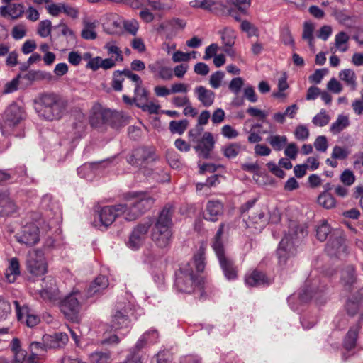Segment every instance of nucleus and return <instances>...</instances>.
Segmentation results:
<instances>
[{"label": "nucleus", "instance_id": "nucleus-1", "mask_svg": "<svg viewBox=\"0 0 363 363\" xmlns=\"http://www.w3.org/2000/svg\"><path fill=\"white\" fill-rule=\"evenodd\" d=\"M205 249L200 247L194 255L193 261L188 262L180 267L177 272L175 279V286L184 293H191L196 287H199L202 283V279L199 273L202 272L205 269Z\"/></svg>", "mask_w": 363, "mask_h": 363}, {"label": "nucleus", "instance_id": "nucleus-2", "mask_svg": "<svg viewBox=\"0 0 363 363\" xmlns=\"http://www.w3.org/2000/svg\"><path fill=\"white\" fill-rule=\"evenodd\" d=\"M174 206L167 203L152 222L151 238L156 246L160 249H168L172 241Z\"/></svg>", "mask_w": 363, "mask_h": 363}, {"label": "nucleus", "instance_id": "nucleus-3", "mask_svg": "<svg viewBox=\"0 0 363 363\" xmlns=\"http://www.w3.org/2000/svg\"><path fill=\"white\" fill-rule=\"evenodd\" d=\"M38 116L48 121L61 119L67 109V101L55 93H43L35 100Z\"/></svg>", "mask_w": 363, "mask_h": 363}, {"label": "nucleus", "instance_id": "nucleus-4", "mask_svg": "<svg viewBox=\"0 0 363 363\" xmlns=\"http://www.w3.org/2000/svg\"><path fill=\"white\" fill-rule=\"evenodd\" d=\"M306 235L307 230L303 226L295 222L290 223L289 233L281 239L277 250L279 264L281 266L285 265L287 260L296 254V244Z\"/></svg>", "mask_w": 363, "mask_h": 363}, {"label": "nucleus", "instance_id": "nucleus-5", "mask_svg": "<svg viewBox=\"0 0 363 363\" xmlns=\"http://www.w3.org/2000/svg\"><path fill=\"white\" fill-rule=\"evenodd\" d=\"M135 306L124 300L118 301L111 313V326L115 330L128 328L132 319L137 320L140 315Z\"/></svg>", "mask_w": 363, "mask_h": 363}, {"label": "nucleus", "instance_id": "nucleus-6", "mask_svg": "<svg viewBox=\"0 0 363 363\" xmlns=\"http://www.w3.org/2000/svg\"><path fill=\"white\" fill-rule=\"evenodd\" d=\"M129 203H124L126 209L125 220L133 221L149 211L153 206L155 199L146 192L132 193Z\"/></svg>", "mask_w": 363, "mask_h": 363}, {"label": "nucleus", "instance_id": "nucleus-7", "mask_svg": "<svg viewBox=\"0 0 363 363\" xmlns=\"http://www.w3.org/2000/svg\"><path fill=\"white\" fill-rule=\"evenodd\" d=\"M84 301V298L80 291H72L61 301L60 311L67 319L76 320Z\"/></svg>", "mask_w": 363, "mask_h": 363}, {"label": "nucleus", "instance_id": "nucleus-8", "mask_svg": "<svg viewBox=\"0 0 363 363\" xmlns=\"http://www.w3.org/2000/svg\"><path fill=\"white\" fill-rule=\"evenodd\" d=\"M125 209L126 207L123 203L103 207L98 214L99 224L94 220V225L99 228L103 226L106 228L113 223L117 217L123 216L125 219Z\"/></svg>", "mask_w": 363, "mask_h": 363}, {"label": "nucleus", "instance_id": "nucleus-9", "mask_svg": "<svg viewBox=\"0 0 363 363\" xmlns=\"http://www.w3.org/2000/svg\"><path fill=\"white\" fill-rule=\"evenodd\" d=\"M25 113L16 104H11L4 114L3 125L1 127L3 134H9L10 131L23 119Z\"/></svg>", "mask_w": 363, "mask_h": 363}, {"label": "nucleus", "instance_id": "nucleus-10", "mask_svg": "<svg viewBox=\"0 0 363 363\" xmlns=\"http://www.w3.org/2000/svg\"><path fill=\"white\" fill-rule=\"evenodd\" d=\"M26 267L28 271L35 275L41 276L47 272V264L44 254L41 250H32L27 255Z\"/></svg>", "mask_w": 363, "mask_h": 363}, {"label": "nucleus", "instance_id": "nucleus-11", "mask_svg": "<svg viewBox=\"0 0 363 363\" xmlns=\"http://www.w3.org/2000/svg\"><path fill=\"white\" fill-rule=\"evenodd\" d=\"M152 225V220L151 218L144 223L138 224L130 235L127 242L128 247L133 250L139 249L143 245L147 233Z\"/></svg>", "mask_w": 363, "mask_h": 363}, {"label": "nucleus", "instance_id": "nucleus-12", "mask_svg": "<svg viewBox=\"0 0 363 363\" xmlns=\"http://www.w3.org/2000/svg\"><path fill=\"white\" fill-rule=\"evenodd\" d=\"M319 279L307 280L304 287L299 294V299L302 303H306L312 298L318 301L322 296L325 286H319Z\"/></svg>", "mask_w": 363, "mask_h": 363}, {"label": "nucleus", "instance_id": "nucleus-13", "mask_svg": "<svg viewBox=\"0 0 363 363\" xmlns=\"http://www.w3.org/2000/svg\"><path fill=\"white\" fill-rule=\"evenodd\" d=\"M118 118L117 113L107 109L96 110L90 118V124L92 127L99 128L102 125L115 126V121Z\"/></svg>", "mask_w": 363, "mask_h": 363}, {"label": "nucleus", "instance_id": "nucleus-14", "mask_svg": "<svg viewBox=\"0 0 363 363\" xmlns=\"http://www.w3.org/2000/svg\"><path fill=\"white\" fill-rule=\"evenodd\" d=\"M156 160L154 149L152 147H141L136 148L128 160V162L133 165L142 166L149 164Z\"/></svg>", "mask_w": 363, "mask_h": 363}, {"label": "nucleus", "instance_id": "nucleus-15", "mask_svg": "<svg viewBox=\"0 0 363 363\" xmlns=\"http://www.w3.org/2000/svg\"><path fill=\"white\" fill-rule=\"evenodd\" d=\"M194 150L198 156L202 159H209L211 152L214 148L215 140L210 132H205L201 139L196 140Z\"/></svg>", "mask_w": 363, "mask_h": 363}, {"label": "nucleus", "instance_id": "nucleus-16", "mask_svg": "<svg viewBox=\"0 0 363 363\" xmlns=\"http://www.w3.org/2000/svg\"><path fill=\"white\" fill-rule=\"evenodd\" d=\"M16 317L18 321L25 323L28 327L33 328L40 321L38 316L32 314L27 306L21 307L18 301H14Z\"/></svg>", "mask_w": 363, "mask_h": 363}, {"label": "nucleus", "instance_id": "nucleus-17", "mask_svg": "<svg viewBox=\"0 0 363 363\" xmlns=\"http://www.w3.org/2000/svg\"><path fill=\"white\" fill-rule=\"evenodd\" d=\"M16 238L18 242L27 246L34 245L39 241L38 228L34 224L28 225L23 228Z\"/></svg>", "mask_w": 363, "mask_h": 363}, {"label": "nucleus", "instance_id": "nucleus-18", "mask_svg": "<svg viewBox=\"0 0 363 363\" xmlns=\"http://www.w3.org/2000/svg\"><path fill=\"white\" fill-rule=\"evenodd\" d=\"M147 68L155 77L161 79L170 80L173 77L172 69L165 65V60L164 59H160L149 64Z\"/></svg>", "mask_w": 363, "mask_h": 363}, {"label": "nucleus", "instance_id": "nucleus-19", "mask_svg": "<svg viewBox=\"0 0 363 363\" xmlns=\"http://www.w3.org/2000/svg\"><path fill=\"white\" fill-rule=\"evenodd\" d=\"M225 277L228 280H234L238 276V269L233 260L227 257L224 252L216 254Z\"/></svg>", "mask_w": 363, "mask_h": 363}, {"label": "nucleus", "instance_id": "nucleus-20", "mask_svg": "<svg viewBox=\"0 0 363 363\" xmlns=\"http://www.w3.org/2000/svg\"><path fill=\"white\" fill-rule=\"evenodd\" d=\"M223 213V204L218 200L208 201L206 206L203 214L205 220L211 222H216Z\"/></svg>", "mask_w": 363, "mask_h": 363}, {"label": "nucleus", "instance_id": "nucleus-21", "mask_svg": "<svg viewBox=\"0 0 363 363\" xmlns=\"http://www.w3.org/2000/svg\"><path fill=\"white\" fill-rule=\"evenodd\" d=\"M24 12L25 6L23 4L13 3L0 6V16L3 18H10L12 20H16L21 18Z\"/></svg>", "mask_w": 363, "mask_h": 363}, {"label": "nucleus", "instance_id": "nucleus-22", "mask_svg": "<svg viewBox=\"0 0 363 363\" xmlns=\"http://www.w3.org/2000/svg\"><path fill=\"white\" fill-rule=\"evenodd\" d=\"M17 210V206L15 202L11 199L9 196V192L7 190H4V193L0 197V216H7Z\"/></svg>", "mask_w": 363, "mask_h": 363}, {"label": "nucleus", "instance_id": "nucleus-23", "mask_svg": "<svg viewBox=\"0 0 363 363\" xmlns=\"http://www.w3.org/2000/svg\"><path fill=\"white\" fill-rule=\"evenodd\" d=\"M159 337L160 335L157 330L150 328L140 337L135 344V349L140 350L147 345L157 343L159 340Z\"/></svg>", "mask_w": 363, "mask_h": 363}, {"label": "nucleus", "instance_id": "nucleus-24", "mask_svg": "<svg viewBox=\"0 0 363 363\" xmlns=\"http://www.w3.org/2000/svg\"><path fill=\"white\" fill-rule=\"evenodd\" d=\"M272 280L259 271L254 270L250 274L245 277V284L250 286H268Z\"/></svg>", "mask_w": 363, "mask_h": 363}, {"label": "nucleus", "instance_id": "nucleus-25", "mask_svg": "<svg viewBox=\"0 0 363 363\" xmlns=\"http://www.w3.org/2000/svg\"><path fill=\"white\" fill-rule=\"evenodd\" d=\"M123 21L117 15L111 14L103 24L104 30L108 34H116L121 30Z\"/></svg>", "mask_w": 363, "mask_h": 363}, {"label": "nucleus", "instance_id": "nucleus-26", "mask_svg": "<svg viewBox=\"0 0 363 363\" xmlns=\"http://www.w3.org/2000/svg\"><path fill=\"white\" fill-rule=\"evenodd\" d=\"M195 93L196 94L198 100L205 107L211 106L215 100V93L211 90L207 89L203 86H199L195 88Z\"/></svg>", "mask_w": 363, "mask_h": 363}, {"label": "nucleus", "instance_id": "nucleus-27", "mask_svg": "<svg viewBox=\"0 0 363 363\" xmlns=\"http://www.w3.org/2000/svg\"><path fill=\"white\" fill-rule=\"evenodd\" d=\"M221 40L225 48L223 51L230 55L234 54V51L232 47L235 44V31L230 28H225L223 31L220 32Z\"/></svg>", "mask_w": 363, "mask_h": 363}, {"label": "nucleus", "instance_id": "nucleus-28", "mask_svg": "<svg viewBox=\"0 0 363 363\" xmlns=\"http://www.w3.org/2000/svg\"><path fill=\"white\" fill-rule=\"evenodd\" d=\"M359 328L360 326L357 324L347 333L343 342V347L347 351L350 352L355 348Z\"/></svg>", "mask_w": 363, "mask_h": 363}, {"label": "nucleus", "instance_id": "nucleus-29", "mask_svg": "<svg viewBox=\"0 0 363 363\" xmlns=\"http://www.w3.org/2000/svg\"><path fill=\"white\" fill-rule=\"evenodd\" d=\"M341 281L347 290H350L352 286L356 282L355 269L349 265L345 267L341 274Z\"/></svg>", "mask_w": 363, "mask_h": 363}, {"label": "nucleus", "instance_id": "nucleus-30", "mask_svg": "<svg viewBox=\"0 0 363 363\" xmlns=\"http://www.w3.org/2000/svg\"><path fill=\"white\" fill-rule=\"evenodd\" d=\"M99 25V22L97 21H84L83 22V29L81 32V36L82 38L85 40H94L97 37V33L96 32V28Z\"/></svg>", "mask_w": 363, "mask_h": 363}, {"label": "nucleus", "instance_id": "nucleus-31", "mask_svg": "<svg viewBox=\"0 0 363 363\" xmlns=\"http://www.w3.org/2000/svg\"><path fill=\"white\" fill-rule=\"evenodd\" d=\"M108 286V280L106 276H99L91 284L88 289V296H91L105 289Z\"/></svg>", "mask_w": 363, "mask_h": 363}, {"label": "nucleus", "instance_id": "nucleus-32", "mask_svg": "<svg viewBox=\"0 0 363 363\" xmlns=\"http://www.w3.org/2000/svg\"><path fill=\"white\" fill-rule=\"evenodd\" d=\"M350 124L349 117L346 115H338L335 121H334L330 127V131L333 135H337L345 129H346Z\"/></svg>", "mask_w": 363, "mask_h": 363}, {"label": "nucleus", "instance_id": "nucleus-33", "mask_svg": "<svg viewBox=\"0 0 363 363\" xmlns=\"http://www.w3.org/2000/svg\"><path fill=\"white\" fill-rule=\"evenodd\" d=\"M20 264L19 261L16 257L11 259L9 266L6 269V278L9 283H13L16 281V277L20 275Z\"/></svg>", "mask_w": 363, "mask_h": 363}, {"label": "nucleus", "instance_id": "nucleus-34", "mask_svg": "<svg viewBox=\"0 0 363 363\" xmlns=\"http://www.w3.org/2000/svg\"><path fill=\"white\" fill-rule=\"evenodd\" d=\"M148 93L147 90L142 86V84H137L134 89V103L138 107H143L148 100Z\"/></svg>", "mask_w": 363, "mask_h": 363}, {"label": "nucleus", "instance_id": "nucleus-35", "mask_svg": "<svg viewBox=\"0 0 363 363\" xmlns=\"http://www.w3.org/2000/svg\"><path fill=\"white\" fill-rule=\"evenodd\" d=\"M314 30L315 26L311 21H306L303 26L302 39L308 42L311 49L314 48Z\"/></svg>", "mask_w": 363, "mask_h": 363}, {"label": "nucleus", "instance_id": "nucleus-36", "mask_svg": "<svg viewBox=\"0 0 363 363\" xmlns=\"http://www.w3.org/2000/svg\"><path fill=\"white\" fill-rule=\"evenodd\" d=\"M267 142L269 143L275 151H281L287 145V138L286 135H269L266 139Z\"/></svg>", "mask_w": 363, "mask_h": 363}, {"label": "nucleus", "instance_id": "nucleus-37", "mask_svg": "<svg viewBox=\"0 0 363 363\" xmlns=\"http://www.w3.org/2000/svg\"><path fill=\"white\" fill-rule=\"evenodd\" d=\"M86 125L85 116L82 113H79L77 121L72 124L73 138H79L82 137L85 131Z\"/></svg>", "mask_w": 363, "mask_h": 363}, {"label": "nucleus", "instance_id": "nucleus-38", "mask_svg": "<svg viewBox=\"0 0 363 363\" xmlns=\"http://www.w3.org/2000/svg\"><path fill=\"white\" fill-rule=\"evenodd\" d=\"M100 162L84 163L77 169V174L82 178L90 179Z\"/></svg>", "mask_w": 363, "mask_h": 363}, {"label": "nucleus", "instance_id": "nucleus-39", "mask_svg": "<svg viewBox=\"0 0 363 363\" xmlns=\"http://www.w3.org/2000/svg\"><path fill=\"white\" fill-rule=\"evenodd\" d=\"M339 77L340 79L344 81L347 86H350L352 90L356 89V74L353 70L350 69H343L339 73Z\"/></svg>", "mask_w": 363, "mask_h": 363}, {"label": "nucleus", "instance_id": "nucleus-40", "mask_svg": "<svg viewBox=\"0 0 363 363\" xmlns=\"http://www.w3.org/2000/svg\"><path fill=\"white\" fill-rule=\"evenodd\" d=\"M224 223H220L213 240L212 247L215 253L224 252V247L221 240L224 230Z\"/></svg>", "mask_w": 363, "mask_h": 363}, {"label": "nucleus", "instance_id": "nucleus-41", "mask_svg": "<svg viewBox=\"0 0 363 363\" xmlns=\"http://www.w3.org/2000/svg\"><path fill=\"white\" fill-rule=\"evenodd\" d=\"M242 150V146L240 143H233L222 147V152L225 157L228 159L235 158Z\"/></svg>", "mask_w": 363, "mask_h": 363}, {"label": "nucleus", "instance_id": "nucleus-42", "mask_svg": "<svg viewBox=\"0 0 363 363\" xmlns=\"http://www.w3.org/2000/svg\"><path fill=\"white\" fill-rule=\"evenodd\" d=\"M189 125V121L186 119L180 121H172L169 123V130L172 133H178L182 135L184 133Z\"/></svg>", "mask_w": 363, "mask_h": 363}, {"label": "nucleus", "instance_id": "nucleus-43", "mask_svg": "<svg viewBox=\"0 0 363 363\" xmlns=\"http://www.w3.org/2000/svg\"><path fill=\"white\" fill-rule=\"evenodd\" d=\"M348 40L349 36L346 33L342 31L337 33L335 38V45L337 50L343 52H346L348 49Z\"/></svg>", "mask_w": 363, "mask_h": 363}, {"label": "nucleus", "instance_id": "nucleus-44", "mask_svg": "<svg viewBox=\"0 0 363 363\" xmlns=\"http://www.w3.org/2000/svg\"><path fill=\"white\" fill-rule=\"evenodd\" d=\"M318 203L325 208H333L336 203L335 198L328 192H323L318 196Z\"/></svg>", "mask_w": 363, "mask_h": 363}, {"label": "nucleus", "instance_id": "nucleus-45", "mask_svg": "<svg viewBox=\"0 0 363 363\" xmlns=\"http://www.w3.org/2000/svg\"><path fill=\"white\" fill-rule=\"evenodd\" d=\"M30 350L31 352L30 362L35 363L38 359V356L45 351V345L39 342H33L30 345Z\"/></svg>", "mask_w": 363, "mask_h": 363}, {"label": "nucleus", "instance_id": "nucleus-46", "mask_svg": "<svg viewBox=\"0 0 363 363\" xmlns=\"http://www.w3.org/2000/svg\"><path fill=\"white\" fill-rule=\"evenodd\" d=\"M173 6V0H150V6L153 10H168Z\"/></svg>", "mask_w": 363, "mask_h": 363}, {"label": "nucleus", "instance_id": "nucleus-47", "mask_svg": "<svg viewBox=\"0 0 363 363\" xmlns=\"http://www.w3.org/2000/svg\"><path fill=\"white\" fill-rule=\"evenodd\" d=\"M330 121V116L327 113L325 110L323 109L313 118L312 123L315 126L323 127L328 125Z\"/></svg>", "mask_w": 363, "mask_h": 363}, {"label": "nucleus", "instance_id": "nucleus-48", "mask_svg": "<svg viewBox=\"0 0 363 363\" xmlns=\"http://www.w3.org/2000/svg\"><path fill=\"white\" fill-rule=\"evenodd\" d=\"M330 233V228L326 220H322L321 223L317 226L316 237L321 241H325L328 234Z\"/></svg>", "mask_w": 363, "mask_h": 363}, {"label": "nucleus", "instance_id": "nucleus-49", "mask_svg": "<svg viewBox=\"0 0 363 363\" xmlns=\"http://www.w3.org/2000/svg\"><path fill=\"white\" fill-rule=\"evenodd\" d=\"M110 353L104 352H94L89 356L91 363H109Z\"/></svg>", "mask_w": 363, "mask_h": 363}, {"label": "nucleus", "instance_id": "nucleus-50", "mask_svg": "<svg viewBox=\"0 0 363 363\" xmlns=\"http://www.w3.org/2000/svg\"><path fill=\"white\" fill-rule=\"evenodd\" d=\"M52 28L50 20H43L39 23L37 33L41 38H47L50 35Z\"/></svg>", "mask_w": 363, "mask_h": 363}, {"label": "nucleus", "instance_id": "nucleus-51", "mask_svg": "<svg viewBox=\"0 0 363 363\" xmlns=\"http://www.w3.org/2000/svg\"><path fill=\"white\" fill-rule=\"evenodd\" d=\"M123 71L116 70L113 73L112 87L115 91H120L123 89L122 83L124 81Z\"/></svg>", "mask_w": 363, "mask_h": 363}, {"label": "nucleus", "instance_id": "nucleus-52", "mask_svg": "<svg viewBox=\"0 0 363 363\" xmlns=\"http://www.w3.org/2000/svg\"><path fill=\"white\" fill-rule=\"evenodd\" d=\"M343 249L344 247L342 244V239L340 238L328 242L326 246V251L330 255H337Z\"/></svg>", "mask_w": 363, "mask_h": 363}, {"label": "nucleus", "instance_id": "nucleus-53", "mask_svg": "<svg viewBox=\"0 0 363 363\" xmlns=\"http://www.w3.org/2000/svg\"><path fill=\"white\" fill-rule=\"evenodd\" d=\"M224 78V73L222 71H216L211 75L209 84L215 89L219 88Z\"/></svg>", "mask_w": 363, "mask_h": 363}, {"label": "nucleus", "instance_id": "nucleus-54", "mask_svg": "<svg viewBox=\"0 0 363 363\" xmlns=\"http://www.w3.org/2000/svg\"><path fill=\"white\" fill-rule=\"evenodd\" d=\"M240 28L243 32L247 33L249 37L257 36L258 35L257 28L247 20L241 22Z\"/></svg>", "mask_w": 363, "mask_h": 363}, {"label": "nucleus", "instance_id": "nucleus-55", "mask_svg": "<svg viewBox=\"0 0 363 363\" xmlns=\"http://www.w3.org/2000/svg\"><path fill=\"white\" fill-rule=\"evenodd\" d=\"M362 299V296L359 297V299L352 300L349 299L345 305V308L347 310V313L353 316L359 310V301Z\"/></svg>", "mask_w": 363, "mask_h": 363}, {"label": "nucleus", "instance_id": "nucleus-56", "mask_svg": "<svg viewBox=\"0 0 363 363\" xmlns=\"http://www.w3.org/2000/svg\"><path fill=\"white\" fill-rule=\"evenodd\" d=\"M340 179L346 186H351L355 182V176L350 169L344 170L340 174Z\"/></svg>", "mask_w": 363, "mask_h": 363}, {"label": "nucleus", "instance_id": "nucleus-57", "mask_svg": "<svg viewBox=\"0 0 363 363\" xmlns=\"http://www.w3.org/2000/svg\"><path fill=\"white\" fill-rule=\"evenodd\" d=\"M48 73L40 70H30L24 75V78L29 81H38L45 79Z\"/></svg>", "mask_w": 363, "mask_h": 363}, {"label": "nucleus", "instance_id": "nucleus-58", "mask_svg": "<svg viewBox=\"0 0 363 363\" xmlns=\"http://www.w3.org/2000/svg\"><path fill=\"white\" fill-rule=\"evenodd\" d=\"M244 85V80L242 77L233 78L229 83V89L235 94H238L242 86Z\"/></svg>", "mask_w": 363, "mask_h": 363}, {"label": "nucleus", "instance_id": "nucleus-59", "mask_svg": "<svg viewBox=\"0 0 363 363\" xmlns=\"http://www.w3.org/2000/svg\"><path fill=\"white\" fill-rule=\"evenodd\" d=\"M295 138L299 140H306L309 137V130L304 125H298L294 131Z\"/></svg>", "mask_w": 363, "mask_h": 363}, {"label": "nucleus", "instance_id": "nucleus-60", "mask_svg": "<svg viewBox=\"0 0 363 363\" xmlns=\"http://www.w3.org/2000/svg\"><path fill=\"white\" fill-rule=\"evenodd\" d=\"M349 155V152L340 146L335 145L331 154V157L335 160H345Z\"/></svg>", "mask_w": 363, "mask_h": 363}, {"label": "nucleus", "instance_id": "nucleus-61", "mask_svg": "<svg viewBox=\"0 0 363 363\" xmlns=\"http://www.w3.org/2000/svg\"><path fill=\"white\" fill-rule=\"evenodd\" d=\"M281 38L285 45H291L294 43L293 36L289 26H284L281 30Z\"/></svg>", "mask_w": 363, "mask_h": 363}, {"label": "nucleus", "instance_id": "nucleus-62", "mask_svg": "<svg viewBox=\"0 0 363 363\" xmlns=\"http://www.w3.org/2000/svg\"><path fill=\"white\" fill-rule=\"evenodd\" d=\"M190 4L193 7L211 10L215 2L211 0H194L190 2Z\"/></svg>", "mask_w": 363, "mask_h": 363}, {"label": "nucleus", "instance_id": "nucleus-63", "mask_svg": "<svg viewBox=\"0 0 363 363\" xmlns=\"http://www.w3.org/2000/svg\"><path fill=\"white\" fill-rule=\"evenodd\" d=\"M123 27L125 30L133 35H135L138 30V23L136 20L123 21Z\"/></svg>", "mask_w": 363, "mask_h": 363}, {"label": "nucleus", "instance_id": "nucleus-64", "mask_svg": "<svg viewBox=\"0 0 363 363\" xmlns=\"http://www.w3.org/2000/svg\"><path fill=\"white\" fill-rule=\"evenodd\" d=\"M285 147L284 155L291 160H295L298 152L296 144L294 143H287Z\"/></svg>", "mask_w": 363, "mask_h": 363}]
</instances>
